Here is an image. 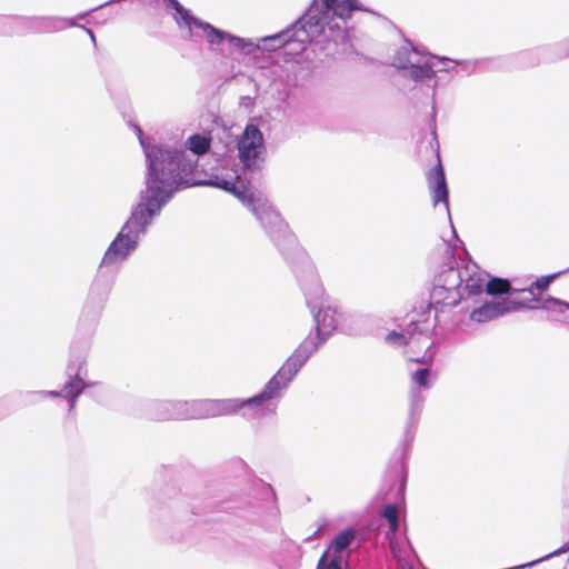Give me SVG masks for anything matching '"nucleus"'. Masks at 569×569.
Wrapping results in <instances>:
<instances>
[{"label": "nucleus", "mask_w": 569, "mask_h": 569, "mask_svg": "<svg viewBox=\"0 0 569 569\" xmlns=\"http://www.w3.org/2000/svg\"><path fill=\"white\" fill-rule=\"evenodd\" d=\"M393 64L405 70L406 76L421 81L431 79L437 71L450 72L461 66L463 69H473L476 62L458 61L447 57L429 56L415 48L411 43H406L396 53Z\"/></svg>", "instance_id": "nucleus-7"}, {"label": "nucleus", "mask_w": 569, "mask_h": 569, "mask_svg": "<svg viewBox=\"0 0 569 569\" xmlns=\"http://www.w3.org/2000/svg\"><path fill=\"white\" fill-rule=\"evenodd\" d=\"M244 407L248 408L246 417L261 418L274 413L277 402L270 400L264 389L248 399L166 400L153 406L151 417L156 420L207 419L234 415Z\"/></svg>", "instance_id": "nucleus-2"}, {"label": "nucleus", "mask_w": 569, "mask_h": 569, "mask_svg": "<svg viewBox=\"0 0 569 569\" xmlns=\"http://www.w3.org/2000/svg\"><path fill=\"white\" fill-rule=\"evenodd\" d=\"M558 274H550V276H545V277H541L539 279H537L532 286L536 287L538 290H545L546 288H548V286L551 283V281L553 279H556Z\"/></svg>", "instance_id": "nucleus-22"}, {"label": "nucleus", "mask_w": 569, "mask_h": 569, "mask_svg": "<svg viewBox=\"0 0 569 569\" xmlns=\"http://www.w3.org/2000/svg\"><path fill=\"white\" fill-rule=\"evenodd\" d=\"M312 311L316 322V333H310L287 359L273 378L266 385V395L271 401L288 386L312 353L335 332L337 328L336 311L330 307L318 306Z\"/></svg>", "instance_id": "nucleus-5"}, {"label": "nucleus", "mask_w": 569, "mask_h": 569, "mask_svg": "<svg viewBox=\"0 0 569 569\" xmlns=\"http://www.w3.org/2000/svg\"><path fill=\"white\" fill-rule=\"evenodd\" d=\"M23 22L36 32H56L74 26L70 19L66 18H33Z\"/></svg>", "instance_id": "nucleus-15"}, {"label": "nucleus", "mask_w": 569, "mask_h": 569, "mask_svg": "<svg viewBox=\"0 0 569 569\" xmlns=\"http://www.w3.org/2000/svg\"><path fill=\"white\" fill-rule=\"evenodd\" d=\"M355 10H361L357 0H315L305 17L292 26L273 36L261 38L262 42H271L272 49L284 46L290 54L302 51L307 43L317 40L326 33L339 28L331 23L333 17L346 20Z\"/></svg>", "instance_id": "nucleus-3"}, {"label": "nucleus", "mask_w": 569, "mask_h": 569, "mask_svg": "<svg viewBox=\"0 0 569 569\" xmlns=\"http://www.w3.org/2000/svg\"><path fill=\"white\" fill-rule=\"evenodd\" d=\"M427 180L428 187L432 193L433 204L437 206L442 202L446 211L449 212L448 188L443 168L440 162L428 172Z\"/></svg>", "instance_id": "nucleus-14"}, {"label": "nucleus", "mask_w": 569, "mask_h": 569, "mask_svg": "<svg viewBox=\"0 0 569 569\" xmlns=\"http://www.w3.org/2000/svg\"><path fill=\"white\" fill-rule=\"evenodd\" d=\"M136 131L147 158V182L152 176L151 157L149 158L148 154L152 153L160 162L159 172L156 174V178L160 180L157 183L156 193L160 197L166 196V201L179 187L198 184L216 187L233 194L248 208L277 244L290 238L289 228L280 213L260 192L246 188L240 181L237 170L214 173L207 180L193 179L192 174L198 169L199 157L210 150L212 139L209 132L189 136L184 142V149L178 150L151 138H144L140 128H136Z\"/></svg>", "instance_id": "nucleus-1"}, {"label": "nucleus", "mask_w": 569, "mask_h": 569, "mask_svg": "<svg viewBox=\"0 0 569 569\" xmlns=\"http://www.w3.org/2000/svg\"><path fill=\"white\" fill-rule=\"evenodd\" d=\"M167 1L176 11L173 18L179 29L186 31L190 40L194 42L203 40L210 47L228 42L231 47L244 54H251L260 48V44L253 42L251 39L233 36L196 18L189 10L184 9L178 0Z\"/></svg>", "instance_id": "nucleus-6"}, {"label": "nucleus", "mask_w": 569, "mask_h": 569, "mask_svg": "<svg viewBox=\"0 0 569 569\" xmlns=\"http://www.w3.org/2000/svg\"><path fill=\"white\" fill-rule=\"evenodd\" d=\"M546 301L550 302V303H553V305H558V306H561V307H565L567 309H569V303H566L559 299H556V298H551L549 297Z\"/></svg>", "instance_id": "nucleus-24"}, {"label": "nucleus", "mask_w": 569, "mask_h": 569, "mask_svg": "<svg viewBox=\"0 0 569 569\" xmlns=\"http://www.w3.org/2000/svg\"><path fill=\"white\" fill-rule=\"evenodd\" d=\"M87 32L89 33L90 38L94 41V34L91 30L87 29Z\"/></svg>", "instance_id": "nucleus-25"}, {"label": "nucleus", "mask_w": 569, "mask_h": 569, "mask_svg": "<svg viewBox=\"0 0 569 569\" xmlns=\"http://www.w3.org/2000/svg\"><path fill=\"white\" fill-rule=\"evenodd\" d=\"M148 156L151 157L152 176L146 190L141 192L139 202L133 207L130 218L107 249L102 258L103 264H113L126 260L136 249L140 237L146 233L147 228L167 203L166 196L160 197L156 193L157 183L160 181L156 178L160 162L152 153Z\"/></svg>", "instance_id": "nucleus-4"}, {"label": "nucleus", "mask_w": 569, "mask_h": 569, "mask_svg": "<svg viewBox=\"0 0 569 569\" xmlns=\"http://www.w3.org/2000/svg\"><path fill=\"white\" fill-rule=\"evenodd\" d=\"M342 559L339 557H332L329 559L328 552L323 553L320 558L317 569H342L341 568Z\"/></svg>", "instance_id": "nucleus-21"}, {"label": "nucleus", "mask_w": 569, "mask_h": 569, "mask_svg": "<svg viewBox=\"0 0 569 569\" xmlns=\"http://www.w3.org/2000/svg\"><path fill=\"white\" fill-rule=\"evenodd\" d=\"M520 291H521V292H526V291H527V289H522V290H520ZM528 292L532 293L530 289H528Z\"/></svg>", "instance_id": "nucleus-26"}, {"label": "nucleus", "mask_w": 569, "mask_h": 569, "mask_svg": "<svg viewBox=\"0 0 569 569\" xmlns=\"http://www.w3.org/2000/svg\"><path fill=\"white\" fill-rule=\"evenodd\" d=\"M306 295H307V301L311 308L312 311L318 308L317 303L322 302L325 298V290L323 288L317 283L313 292L308 291V288H305Z\"/></svg>", "instance_id": "nucleus-20"}, {"label": "nucleus", "mask_w": 569, "mask_h": 569, "mask_svg": "<svg viewBox=\"0 0 569 569\" xmlns=\"http://www.w3.org/2000/svg\"><path fill=\"white\" fill-rule=\"evenodd\" d=\"M237 149L239 160L244 168H259L266 153L264 138L260 129L252 123L247 124L238 137Z\"/></svg>", "instance_id": "nucleus-8"}, {"label": "nucleus", "mask_w": 569, "mask_h": 569, "mask_svg": "<svg viewBox=\"0 0 569 569\" xmlns=\"http://www.w3.org/2000/svg\"><path fill=\"white\" fill-rule=\"evenodd\" d=\"M385 341L388 345L396 347H400L408 343L413 349V351L425 349V353L422 356H417L412 358V361L418 363L431 362L436 355V351L432 347V339L426 333H419L417 336L410 335V337L407 339V337L403 333L392 331L386 336Z\"/></svg>", "instance_id": "nucleus-12"}, {"label": "nucleus", "mask_w": 569, "mask_h": 569, "mask_svg": "<svg viewBox=\"0 0 569 569\" xmlns=\"http://www.w3.org/2000/svg\"><path fill=\"white\" fill-rule=\"evenodd\" d=\"M443 277L451 278L452 281H456L457 290L461 289L470 295L481 292L488 281L487 273L480 270L475 263H468L458 270L449 269Z\"/></svg>", "instance_id": "nucleus-9"}, {"label": "nucleus", "mask_w": 569, "mask_h": 569, "mask_svg": "<svg viewBox=\"0 0 569 569\" xmlns=\"http://www.w3.org/2000/svg\"><path fill=\"white\" fill-rule=\"evenodd\" d=\"M84 370V362L82 360H77L71 362L67 368V373L69 376V380L63 387L62 392L60 391H41L37 392L40 397H60L63 396L69 401L70 410L74 408L76 400L80 396V393L86 388V382L82 379V373Z\"/></svg>", "instance_id": "nucleus-10"}, {"label": "nucleus", "mask_w": 569, "mask_h": 569, "mask_svg": "<svg viewBox=\"0 0 569 569\" xmlns=\"http://www.w3.org/2000/svg\"><path fill=\"white\" fill-rule=\"evenodd\" d=\"M413 385L429 389L432 381V373L428 368H421L411 373Z\"/></svg>", "instance_id": "nucleus-19"}, {"label": "nucleus", "mask_w": 569, "mask_h": 569, "mask_svg": "<svg viewBox=\"0 0 569 569\" xmlns=\"http://www.w3.org/2000/svg\"><path fill=\"white\" fill-rule=\"evenodd\" d=\"M382 517L388 521L389 525V530L387 531L386 536L389 541L390 550L396 558L400 559L401 555L396 541V532L399 526L397 508L393 505L386 506L382 510Z\"/></svg>", "instance_id": "nucleus-16"}, {"label": "nucleus", "mask_w": 569, "mask_h": 569, "mask_svg": "<svg viewBox=\"0 0 569 569\" xmlns=\"http://www.w3.org/2000/svg\"><path fill=\"white\" fill-rule=\"evenodd\" d=\"M510 291V283L502 278H492L486 283V292L490 296L501 295Z\"/></svg>", "instance_id": "nucleus-18"}, {"label": "nucleus", "mask_w": 569, "mask_h": 569, "mask_svg": "<svg viewBox=\"0 0 569 569\" xmlns=\"http://www.w3.org/2000/svg\"><path fill=\"white\" fill-rule=\"evenodd\" d=\"M566 551H569V541H568L567 543H565L561 548H559V549L555 550L553 552H551V553L547 555L546 557H543V558H541V559H539V560H536V561H532V562L528 563V566H533V565H535V563H537V562H540V561L546 560V559H549V558H551V557H555V556L561 555V553H563V552H566Z\"/></svg>", "instance_id": "nucleus-23"}, {"label": "nucleus", "mask_w": 569, "mask_h": 569, "mask_svg": "<svg viewBox=\"0 0 569 569\" xmlns=\"http://www.w3.org/2000/svg\"><path fill=\"white\" fill-rule=\"evenodd\" d=\"M356 537V531L352 529H347L342 532H340L332 542V548L335 550L333 557H340V552H342L347 547L351 545Z\"/></svg>", "instance_id": "nucleus-17"}, {"label": "nucleus", "mask_w": 569, "mask_h": 569, "mask_svg": "<svg viewBox=\"0 0 569 569\" xmlns=\"http://www.w3.org/2000/svg\"><path fill=\"white\" fill-rule=\"evenodd\" d=\"M446 284H437L430 293V307L438 310L439 307H452L458 302L459 290L457 282L451 278L445 277Z\"/></svg>", "instance_id": "nucleus-13"}, {"label": "nucleus", "mask_w": 569, "mask_h": 569, "mask_svg": "<svg viewBox=\"0 0 569 569\" xmlns=\"http://www.w3.org/2000/svg\"><path fill=\"white\" fill-rule=\"evenodd\" d=\"M526 307L527 305L525 302L516 301L511 298H500L475 308L470 312V320L477 323H483Z\"/></svg>", "instance_id": "nucleus-11"}]
</instances>
